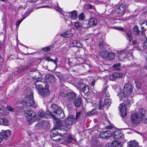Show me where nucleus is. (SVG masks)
Instances as JSON below:
<instances>
[{
  "mask_svg": "<svg viewBox=\"0 0 147 147\" xmlns=\"http://www.w3.org/2000/svg\"><path fill=\"white\" fill-rule=\"evenodd\" d=\"M133 86L130 84H126L124 86L123 92L121 93V96H119L120 100L125 102L127 106L129 107L133 102Z\"/></svg>",
  "mask_w": 147,
  "mask_h": 147,
  "instance_id": "nucleus-1",
  "label": "nucleus"
},
{
  "mask_svg": "<svg viewBox=\"0 0 147 147\" xmlns=\"http://www.w3.org/2000/svg\"><path fill=\"white\" fill-rule=\"evenodd\" d=\"M107 44L104 40L100 42L98 47L99 55L103 58L109 60H112L115 58V55L112 52L107 53L106 47Z\"/></svg>",
  "mask_w": 147,
  "mask_h": 147,
  "instance_id": "nucleus-2",
  "label": "nucleus"
},
{
  "mask_svg": "<svg viewBox=\"0 0 147 147\" xmlns=\"http://www.w3.org/2000/svg\"><path fill=\"white\" fill-rule=\"evenodd\" d=\"M34 84L38 94L42 96H46L49 94L48 83L45 81L42 82L41 80H37L34 82Z\"/></svg>",
  "mask_w": 147,
  "mask_h": 147,
  "instance_id": "nucleus-3",
  "label": "nucleus"
},
{
  "mask_svg": "<svg viewBox=\"0 0 147 147\" xmlns=\"http://www.w3.org/2000/svg\"><path fill=\"white\" fill-rule=\"evenodd\" d=\"M145 111L142 109H139L138 112L134 113L131 116V121L134 124H137L140 122L147 123V118L145 115Z\"/></svg>",
  "mask_w": 147,
  "mask_h": 147,
  "instance_id": "nucleus-4",
  "label": "nucleus"
},
{
  "mask_svg": "<svg viewBox=\"0 0 147 147\" xmlns=\"http://www.w3.org/2000/svg\"><path fill=\"white\" fill-rule=\"evenodd\" d=\"M21 103L24 109V108H28L30 107L36 106L33 99V94L30 91L28 92L24 99L21 102Z\"/></svg>",
  "mask_w": 147,
  "mask_h": 147,
  "instance_id": "nucleus-5",
  "label": "nucleus"
},
{
  "mask_svg": "<svg viewBox=\"0 0 147 147\" xmlns=\"http://www.w3.org/2000/svg\"><path fill=\"white\" fill-rule=\"evenodd\" d=\"M51 111L48 112L49 114L55 118L52 113L56 114L58 117V119H62L65 117V115L63 110L60 107H59L56 104H53L51 105L50 108Z\"/></svg>",
  "mask_w": 147,
  "mask_h": 147,
  "instance_id": "nucleus-6",
  "label": "nucleus"
},
{
  "mask_svg": "<svg viewBox=\"0 0 147 147\" xmlns=\"http://www.w3.org/2000/svg\"><path fill=\"white\" fill-rule=\"evenodd\" d=\"M57 132V133H55L53 131L51 132V136L53 140L58 142L61 140V138L63 140H65V137L66 135V133H63L58 131Z\"/></svg>",
  "mask_w": 147,
  "mask_h": 147,
  "instance_id": "nucleus-7",
  "label": "nucleus"
},
{
  "mask_svg": "<svg viewBox=\"0 0 147 147\" xmlns=\"http://www.w3.org/2000/svg\"><path fill=\"white\" fill-rule=\"evenodd\" d=\"M24 115L26 117L27 121L29 123L34 122L36 119V114L32 110L28 109L24 113Z\"/></svg>",
  "mask_w": 147,
  "mask_h": 147,
  "instance_id": "nucleus-8",
  "label": "nucleus"
},
{
  "mask_svg": "<svg viewBox=\"0 0 147 147\" xmlns=\"http://www.w3.org/2000/svg\"><path fill=\"white\" fill-rule=\"evenodd\" d=\"M76 94L74 92L67 93L66 91L63 92L61 96L67 98L69 101H73L76 96Z\"/></svg>",
  "mask_w": 147,
  "mask_h": 147,
  "instance_id": "nucleus-9",
  "label": "nucleus"
},
{
  "mask_svg": "<svg viewBox=\"0 0 147 147\" xmlns=\"http://www.w3.org/2000/svg\"><path fill=\"white\" fill-rule=\"evenodd\" d=\"M75 118L73 115L70 116L64 119L63 125L65 128H70V126L74 120Z\"/></svg>",
  "mask_w": 147,
  "mask_h": 147,
  "instance_id": "nucleus-10",
  "label": "nucleus"
},
{
  "mask_svg": "<svg viewBox=\"0 0 147 147\" xmlns=\"http://www.w3.org/2000/svg\"><path fill=\"white\" fill-rule=\"evenodd\" d=\"M97 23V19L95 18H91L88 22L84 21V25L86 24L85 26V28H90L93 26L96 25Z\"/></svg>",
  "mask_w": 147,
  "mask_h": 147,
  "instance_id": "nucleus-11",
  "label": "nucleus"
},
{
  "mask_svg": "<svg viewBox=\"0 0 147 147\" xmlns=\"http://www.w3.org/2000/svg\"><path fill=\"white\" fill-rule=\"evenodd\" d=\"M111 100L110 98H105L104 100V103L103 105H102L101 101H100L98 103L99 109H103V107L108 108L111 105Z\"/></svg>",
  "mask_w": 147,
  "mask_h": 147,
  "instance_id": "nucleus-12",
  "label": "nucleus"
},
{
  "mask_svg": "<svg viewBox=\"0 0 147 147\" xmlns=\"http://www.w3.org/2000/svg\"><path fill=\"white\" fill-rule=\"evenodd\" d=\"M125 105V104L123 102L122 103L120 104L119 107L121 115L122 117H126L127 115V111Z\"/></svg>",
  "mask_w": 147,
  "mask_h": 147,
  "instance_id": "nucleus-13",
  "label": "nucleus"
},
{
  "mask_svg": "<svg viewBox=\"0 0 147 147\" xmlns=\"http://www.w3.org/2000/svg\"><path fill=\"white\" fill-rule=\"evenodd\" d=\"M113 137L114 138L121 140L124 138V134L122 131L117 130L114 132Z\"/></svg>",
  "mask_w": 147,
  "mask_h": 147,
  "instance_id": "nucleus-14",
  "label": "nucleus"
},
{
  "mask_svg": "<svg viewBox=\"0 0 147 147\" xmlns=\"http://www.w3.org/2000/svg\"><path fill=\"white\" fill-rule=\"evenodd\" d=\"M111 131L107 130L102 131L99 134V136L102 138L108 139L111 136Z\"/></svg>",
  "mask_w": 147,
  "mask_h": 147,
  "instance_id": "nucleus-15",
  "label": "nucleus"
},
{
  "mask_svg": "<svg viewBox=\"0 0 147 147\" xmlns=\"http://www.w3.org/2000/svg\"><path fill=\"white\" fill-rule=\"evenodd\" d=\"M124 76V74L121 73H114L110 76V79L114 81L118 78H122Z\"/></svg>",
  "mask_w": 147,
  "mask_h": 147,
  "instance_id": "nucleus-16",
  "label": "nucleus"
},
{
  "mask_svg": "<svg viewBox=\"0 0 147 147\" xmlns=\"http://www.w3.org/2000/svg\"><path fill=\"white\" fill-rule=\"evenodd\" d=\"M67 18H70L71 20H76L78 18V13L76 11L74 10L71 12L70 13L69 12H67L66 13Z\"/></svg>",
  "mask_w": 147,
  "mask_h": 147,
  "instance_id": "nucleus-17",
  "label": "nucleus"
},
{
  "mask_svg": "<svg viewBox=\"0 0 147 147\" xmlns=\"http://www.w3.org/2000/svg\"><path fill=\"white\" fill-rule=\"evenodd\" d=\"M85 25L86 24L84 25V23L82 25L81 23L78 22L75 23L74 24V26L79 31L83 32L84 31Z\"/></svg>",
  "mask_w": 147,
  "mask_h": 147,
  "instance_id": "nucleus-18",
  "label": "nucleus"
},
{
  "mask_svg": "<svg viewBox=\"0 0 147 147\" xmlns=\"http://www.w3.org/2000/svg\"><path fill=\"white\" fill-rule=\"evenodd\" d=\"M127 54L125 53V50H121L120 51L118 55V59L121 61H124L126 60Z\"/></svg>",
  "mask_w": 147,
  "mask_h": 147,
  "instance_id": "nucleus-19",
  "label": "nucleus"
},
{
  "mask_svg": "<svg viewBox=\"0 0 147 147\" xmlns=\"http://www.w3.org/2000/svg\"><path fill=\"white\" fill-rule=\"evenodd\" d=\"M62 125V123L61 122L60 120H59L55 122V128L56 129H58V131H62L66 133V131L65 129L62 128H60V129H59V128L61 127Z\"/></svg>",
  "mask_w": 147,
  "mask_h": 147,
  "instance_id": "nucleus-20",
  "label": "nucleus"
},
{
  "mask_svg": "<svg viewBox=\"0 0 147 147\" xmlns=\"http://www.w3.org/2000/svg\"><path fill=\"white\" fill-rule=\"evenodd\" d=\"M47 81L51 84L54 83L56 81L55 77L52 75L48 74L46 76Z\"/></svg>",
  "mask_w": 147,
  "mask_h": 147,
  "instance_id": "nucleus-21",
  "label": "nucleus"
},
{
  "mask_svg": "<svg viewBox=\"0 0 147 147\" xmlns=\"http://www.w3.org/2000/svg\"><path fill=\"white\" fill-rule=\"evenodd\" d=\"M70 46L71 47H76L78 48H81L82 45L81 43L78 40H74L70 43Z\"/></svg>",
  "mask_w": 147,
  "mask_h": 147,
  "instance_id": "nucleus-22",
  "label": "nucleus"
},
{
  "mask_svg": "<svg viewBox=\"0 0 147 147\" xmlns=\"http://www.w3.org/2000/svg\"><path fill=\"white\" fill-rule=\"evenodd\" d=\"M128 147H138V143L135 140H132L127 143Z\"/></svg>",
  "mask_w": 147,
  "mask_h": 147,
  "instance_id": "nucleus-23",
  "label": "nucleus"
},
{
  "mask_svg": "<svg viewBox=\"0 0 147 147\" xmlns=\"http://www.w3.org/2000/svg\"><path fill=\"white\" fill-rule=\"evenodd\" d=\"M9 124V121L5 118H0V125L8 126Z\"/></svg>",
  "mask_w": 147,
  "mask_h": 147,
  "instance_id": "nucleus-24",
  "label": "nucleus"
},
{
  "mask_svg": "<svg viewBox=\"0 0 147 147\" xmlns=\"http://www.w3.org/2000/svg\"><path fill=\"white\" fill-rule=\"evenodd\" d=\"M0 113L4 115H6L9 113V112L6 108L2 105L0 104Z\"/></svg>",
  "mask_w": 147,
  "mask_h": 147,
  "instance_id": "nucleus-25",
  "label": "nucleus"
},
{
  "mask_svg": "<svg viewBox=\"0 0 147 147\" xmlns=\"http://www.w3.org/2000/svg\"><path fill=\"white\" fill-rule=\"evenodd\" d=\"M112 88L116 92L117 94V95H119V96H121V93L120 94L121 92V89L116 84H114L112 85Z\"/></svg>",
  "mask_w": 147,
  "mask_h": 147,
  "instance_id": "nucleus-26",
  "label": "nucleus"
},
{
  "mask_svg": "<svg viewBox=\"0 0 147 147\" xmlns=\"http://www.w3.org/2000/svg\"><path fill=\"white\" fill-rule=\"evenodd\" d=\"M22 74V71L21 70L18 69V70L15 71L12 73V76L13 78H16L21 76Z\"/></svg>",
  "mask_w": 147,
  "mask_h": 147,
  "instance_id": "nucleus-27",
  "label": "nucleus"
},
{
  "mask_svg": "<svg viewBox=\"0 0 147 147\" xmlns=\"http://www.w3.org/2000/svg\"><path fill=\"white\" fill-rule=\"evenodd\" d=\"M41 75V74L38 70H35L34 75L31 76V77L33 79H36L40 77Z\"/></svg>",
  "mask_w": 147,
  "mask_h": 147,
  "instance_id": "nucleus-28",
  "label": "nucleus"
},
{
  "mask_svg": "<svg viewBox=\"0 0 147 147\" xmlns=\"http://www.w3.org/2000/svg\"><path fill=\"white\" fill-rule=\"evenodd\" d=\"M115 11L116 13L117 14H120V15H123L125 13L124 9H122L121 8H119V6H118L116 7Z\"/></svg>",
  "mask_w": 147,
  "mask_h": 147,
  "instance_id": "nucleus-29",
  "label": "nucleus"
},
{
  "mask_svg": "<svg viewBox=\"0 0 147 147\" xmlns=\"http://www.w3.org/2000/svg\"><path fill=\"white\" fill-rule=\"evenodd\" d=\"M48 114L49 113L46 114L44 111L42 110H40L38 112L37 115L40 117L47 118Z\"/></svg>",
  "mask_w": 147,
  "mask_h": 147,
  "instance_id": "nucleus-30",
  "label": "nucleus"
},
{
  "mask_svg": "<svg viewBox=\"0 0 147 147\" xmlns=\"http://www.w3.org/2000/svg\"><path fill=\"white\" fill-rule=\"evenodd\" d=\"M66 142L68 143H72L74 144L76 143V139L73 137L71 135L69 136L67 138Z\"/></svg>",
  "mask_w": 147,
  "mask_h": 147,
  "instance_id": "nucleus-31",
  "label": "nucleus"
},
{
  "mask_svg": "<svg viewBox=\"0 0 147 147\" xmlns=\"http://www.w3.org/2000/svg\"><path fill=\"white\" fill-rule=\"evenodd\" d=\"M2 133L3 134V138L5 139H6L10 136L11 132L9 130H7L4 131V132Z\"/></svg>",
  "mask_w": 147,
  "mask_h": 147,
  "instance_id": "nucleus-32",
  "label": "nucleus"
},
{
  "mask_svg": "<svg viewBox=\"0 0 147 147\" xmlns=\"http://www.w3.org/2000/svg\"><path fill=\"white\" fill-rule=\"evenodd\" d=\"M81 99L80 97L76 99L74 101V104L76 107H79L81 105Z\"/></svg>",
  "mask_w": 147,
  "mask_h": 147,
  "instance_id": "nucleus-33",
  "label": "nucleus"
},
{
  "mask_svg": "<svg viewBox=\"0 0 147 147\" xmlns=\"http://www.w3.org/2000/svg\"><path fill=\"white\" fill-rule=\"evenodd\" d=\"M71 31L69 30L61 34V36L64 37L68 38L72 36Z\"/></svg>",
  "mask_w": 147,
  "mask_h": 147,
  "instance_id": "nucleus-34",
  "label": "nucleus"
},
{
  "mask_svg": "<svg viewBox=\"0 0 147 147\" xmlns=\"http://www.w3.org/2000/svg\"><path fill=\"white\" fill-rule=\"evenodd\" d=\"M109 88L108 86H106L104 88L103 90V92H104L105 96L109 97L110 96V94L109 92L108 88Z\"/></svg>",
  "mask_w": 147,
  "mask_h": 147,
  "instance_id": "nucleus-35",
  "label": "nucleus"
},
{
  "mask_svg": "<svg viewBox=\"0 0 147 147\" xmlns=\"http://www.w3.org/2000/svg\"><path fill=\"white\" fill-rule=\"evenodd\" d=\"M112 146L114 147H122L121 144L117 140H113L112 142Z\"/></svg>",
  "mask_w": 147,
  "mask_h": 147,
  "instance_id": "nucleus-36",
  "label": "nucleus"
},
{
  "mask_svg": "<svg viewBox=\"0 0 147 147\" xmlns=\"http://www.w3.org/2000/svg\"><path fill=\"white\" fill-rule=\"evenodd\" d=\"M125 53L127 54V58L130 60L133 59V56L132 54V52L130 51L129 52H126V50H125Z\"/></svg>",
  "mask_w": 147,
  "mask_h": 147,
  "instance_id": "nucleus-37",
  "label": "nucleus"
},
{
  "mask_svg": "<svg viewBox=\"0 0 147 147\" xmlns=\"http://www.w3.org/2000/svg\"><path fill=\"white\" fill-rule=\"evenodd\" d=\"M133 33L136 36H138L140 34L139 30L137 26H135L133 28Z\"/></svg>",
  "mask_w": 147,
  "mask_h": 147,
  "instance_id": "nucleus-38",
  "label": "nucleus"
},
{
  "mask_svg": "<svg viewBox=\"0 0 147 147\" xmlns=\"http://www.w3.org/2000/svg\"><path fill=\"white\" fill-rule=\"evenodd\" d=\"M47 121H44L37 123L36 125L42 128V127H45V125L47 124Z\"/></svg>",
  "mask_w": 147,
  "mask_h": 147,
  "instance_id": "nucleus-39",
  "label": "nucleus"
},
{
  "mask_svg": "<svg viewBox=\"0 0 147 147\" xmlns=\"http://www.w3.org/2000/svg\"><path fill=\"white\" fill-rule=\"evenodd\" d=\"M58 40L56 41V43L60 44H61L63 41V39L61 35H59L57 36Z\"/></svg>",
  "mask_w": 147,
  "mask_h": 147,
  "instance_id": "nucleus-40",
  "label": "nucleus"
},
{
  "mask_svg": "<svg viewBox=\"0 0 147 147\" xmlns=\"http://www.w3.org/2000/svg\"><path fill=\"white\" fill-rule=\"evenodd\" d=\"M126 36L127 39L129 40V42H131L132 40V36L130 32L127 33Z\"/></svg>",
  "mask_w": 147,
  "mask_h": 147,
  "instance_id": "nucleus-41",
  "label": "nucleus"
},
{
  "mask_svg": "<svg viewBox=\"0 0 147 147\" xmlns=\"http://www.w3.org/2000/svg\"><path fill=\"white\" fill-rule=\"evenodd\" d=\"M82 90L84 93L86 94L89 91L88 87L87 86H84L83 87Z\"/></svg>",
  "mask_w": 147,
  "mask_h": 147,
  "instance_id": "nucleus-42",
  "label": "nucleus"
},
{
  "mask_svg": "<svg viewBox=\"0 0 147 147\" xmlns=\"http://www.w3.org/2000/svg\"><path fill=\"white\" fill-rule=\"evenodd\" d=\"M15 113H18L19 112L22 111V108L21 107H17L15 108Z\"/></svg>",
  "mask_w": 147,
  "mask_h": 147,
  "instance_id": "nucleus-43",
  "label": "nucleus"
},
{
  "mask_svg": "<svg viewBox=\"0 0 147 147\" xmlns=\"http://www.w3.org/2000/svg\"><path fill=\"white\" fill-rule=\"evenodd\" d=\"M53 47L54 45H53L49 46L48 47H46L43 48L42 50L45 51H49L52 47Z\"/></svg>",
  "mask_w": 147,
  "mask_h": 147,
  "instance_id": "nucleus-44",
  "label": "nucleus"
},
{
  "mask_svg": "<svg viewBox=\"0 0 147 147\" xmlns=\"http://www.w3.org/2000/svg\"><path fill=\"white\" fill-rule=\"evenodd\" d=\"M28 67V66H24L22 67L21 68H19V69L21 70V71H22V74H23L24 73L25 71L26 70Z\"/></svg>",
  "mask_w": 147,
  "mask_h": 147,
  "instance_id": "nucleus-45",
  "label": "nucleus"
},
{
  "mask_svg": "<svg viewBox=\"0 0 147 147\" xmlns=\"http://www.w3.org/2000/svg\"><path fill=\"white\" fill-rule=\"evenodd\" d=\"M7 110L8 111H10L11 112H15V108H13L12 107H10L9 106H7Z\"/></svg>",
  "mask_w": 147,
  "mask_h": 147,
  "instance_id": "nucleus-46",
  "label": "nucleus"
},
{
  "mask_svg": "<svg viewBox=\"0 0 147 147\" xmlns=\"http://www.w3.org/2000/svg\"><path fill=\"white\" fill-rule=\"evenodd\" d=\"M140 24L141 25H143L144 24L146 25H147V22L144 19H142L140 21Z\"/></svg>",
  "mask_w": 147,
  "mask_h": 147,
  "instance_id": "nucleus-47",
  "label": "nucleus"
},
{
  "mask_svg": "<svg viewBox=\"0 0 147 147\" xmlns=\"http://www.w3.org/2000/svg\"><path fill=\"white\" fill-rule=\"evenodd\" d=\"M79 19L80 20H83L85 19V16L84 13H82L79 16Z\"/></svg>",
  "mask_w": 147,
  "mask_h": 147,
  "instance_id": "nucleus-48",
  "label": "nucleus"
},
{
  "mask_svg": "<svg viewBox=\"0 0 147 147\" xmlns=\"http://www.w3.org/2000/svg\"><path fill=\"white\" fill-rule=\"evenodd\" d=\"M81 111H79L78 112H76V119L77 120L79 119L81 115Z\"/></svg>",
  "mask_w": 147,
  "mask_h": 147,
  "instance_id": "nucleus-49",
  "label": "nucleus"
},
{
  "mask_svg": "<svg viewBox=\"0 0 147 147\" xmlns=\"http://www.w3.org/2000/svg\"><path fill=\"white\" fill-rule=\"evenodd\" d=\"M135 83L136 87L138 89H140L141 85L140 83L138 81H136L135 82Z\"/></svg>",
  "mask_w": 147,
  "mask_h": 147,
  "instance_id": "nucleus-50",
  "label": "nucleus"
},
{
  "mask_svg": "<svg viewBox=\"0 0 147 147\" xmlns=\"http://www.w3.org/2000/svg\"><path fill=\"white\" fill-rule=\"evenodd\" d=\"M25 18V17H24L22 20H18L16 22V27H17L18 26L20 25L21 22Z\"/></svg>",
  "mask_w": 147,
  "mask_h": 147,
  "instance_id": "nucleus-51",
  "label": "nucleus"
},
{
  "mask_svg": "<svg viewBox=\"0 0 147 147\" xmlns=\"http://www.w3.org/2000/svg\"><path fill=\"white\" fill-rule=\"evenodd\" d=\"M119 8H121L122 9H124V11H125V8L126 7V5L125 4H121L119 5Z\"/></svg>",
  "mask_w": 147,
  "mask_h": 147,
  "instance_id": "nucleus-52",
  "label": "nucleus"
},
{
  "mask_svg": "<svg viewBox=\"0 0 147 147\" xmlns=\"http://www.w3.org/2000/svg\"><path fill=\"white\" fill-rule=\"evenodd\" d=\"M121 65L120 63H117L115 64L113 66V67L117 68V70H118V68L117 67L120 66Z\"/></svg>",
  "mask_w": 147,
  "mask_h": 147,
  "instance_id": "nucleus-53",
  "label": "nucleus"
},
{
  "mask_svg": "<svg viewBox=\"0 0 147 147\" xmlns=\"http://www.w3.org/2000/svg\"><path fill=\"white\" fill-rule=\"evenodd\" d=\"M142 46L144 49H147V42L146 41L143 43Z\"/></svg>",
  "mask_w": 147,
  "mask_h": 147,
  "instance_id": "nucleus-54",
  "label": "nucleus"
},
{
  "mask_svg": "<svg viewBox=\"0 0 147 147\" xmlns=\"http://www.w3.org/2000/svg\"><path fill=\"white\" fill-rule=\"evenodd\" d=\"M3 134L2 133H0V143L2 142L3 140Z\"/></svg>",
  "mask_w": 147,
  "mask_h": 147,
  "instance_id": "nucleus-55",
  "label": "nucleus"
},
{
  "mask_svg": "<svg viewBox=\"0 0 147 147\" xmlns=\"http://www.w3.org/2000/svg\"><path fill=\"white\" fill-rule=\"evenodd\" d=\"M113 28H115L117 30H119L121 31H123V28L121 27H113Z\"/></svg>",
  "mask_w": 147,
  "mask_h": 147,
  "instance_id": "nucleus-56",
  "label": "nucleus"
},
{
  "mask_svg": "<svg viewBox=\"0 0 147 147\" xmlns=\"http://www.w3.org/2000/svg\"><path fill=\"white\" fill-rule=\"evenodd\" d=\"M34 71L35 70L30 71L28 72V74L31 77V76L34 75Z\"/></svg>",
  "mask_w": 147,
  "mask_h": 147,
  "instance_id": "nucleus-57",
  "label": "nucleus"
},
{
  "mask_svg": "<svg viewBox=\"0 0 147 147\" xmlns=\"http://www.w3.org/2000/svg\"><path fill=\"white\" fill-rule=\"evenodd\" d=\"M144 31H140L141 32V35L143 36L145 38L146 40V41L147 40V38L145 36H146L145 35V33L144 32Z\"/></svg>",
  "mask_w": 147,
  "mask_h": 147,
  "instance_id": "nucleus-58",
  "label": "nucleus"
},
{
  "mask_svg": "<svg viewBox=\"0 0 147 147\" xmlns=\"http://www.w3.org/2000/svg\"><path fill=\"white\" fill-rule=\"evenodd\" d=\"M45 59L46 60L49 61H53V60L51 58H50L49 57H47Z\"/></svg>",
  "mask_w": 147,
  "mask_h": 147,
  "instance_id": "nucleus-59",
  "label": "nucleus"
},
{
  "mask_svg": "<svg viewBox=\"0 0 147 147\" xmlns=\"http://www.w3.org/2000/svg\"><path fill=\"white\" fill-rule=\"evenodd\" d=\"M140 29L141 30V31H145L146 29L144 28L143 25H141Z\"/></svg>",
  "mask_w": 147,
  "mask_h": 147,
  "instance_id": "nucleus-60",
  "label": "nucleus"
},
{
  "mask_svg": "<svg viewBox=\"0 0 147 147\" xmlns=\"http://www.w3.org/2000/svg\"><path fill=\"white\" fill-rule=\"evenodd\" d=\"M106 127L107 129H111L113 128V126L112 125H107Z\"/></svg>",
  "mask_w": 147,
  "mask_h": 147,
  "instance_id": "nucleus-61",
  "label": "nucleus"
},
{
  "mask_svg": "<svg viewBox=\"0 0 147 147\" xmlns=\"http://www.w3.org/2000/svg\"><path fill=\"white\" fill-rule=\"evenodd\" d=\"M3 61V58L1 55H0V64H1L2 63Z\"/></svg>",
  "mask_w": 147,
  "mask_h": 147,
  "instance_id": "nucleus-62",
  "label": "nucleus"
},
{
  "mask_svg": "<svg viewBox=\"0 0 147 147\" xmlns=\"http://www.w3.org/2000/svg\"><path fill=\"white\" fill-rule=\"evenodd\" d=\"M94 110L93 109L92 111L88 113V115H91L93 114L94 113Z\"/></svg>",
  "mask_w": 147,
  "mask_h": 147,
  "instance_id": "nucleus-63",
  "label": "nucleus"
},
{
  "mask_svg": "<svg viewBox=\"0 0 147 147\" xmlns=\"http://www.w3.org/2000/svg\"><path fill=\"white\" fill-rule=\"evenodd\" d=\"M136 65V63L135 62H133L131 65V66L134 67Z\"/></svg>",
  "mask_w": 147,
  "mask_h": 147,
  "instance_id": "nucleus-64",
  "label": "nucleus"
}]
</instances>
